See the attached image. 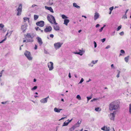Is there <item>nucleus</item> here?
I'll use <instances>...</instances> for the list:
<instances>
[{
	"mask_svg": "<svg viewBox=\"0 0 131 131\" xmlns=\"http://www.w3.org/2000/svg\"><path fill=\"white\" fill-rule=\"evenodd\" d=\"M39 16L36 15H35L34 16V18L35 20H37Z\"/></svg>",
	"mask_w": 131,
	"mask_h": 131,
	"instance_id": "32",
	"label": "nucleus"
},
{
	"mask_svg": "<svg viewBox=\"0 0 131 131\" xmlns=\"http://www.w3.org/2000/svg\"><path fill=\"white\" fill-rule=\"evenodd\" d=\"M73 119L72 118L71 120H69V119H68V120H67V121H68V122L69 123L71 121H72V120Z\"/></svg>",
	"mask_w": 131,
	"mask_h": 131,
	"instance_id": "56",
	"label": "nucleus"
},
{
	"mask_svg": "<svg viewBox=\"0 0 131 131\" xmlns=\"http://www.w3.org/2000/svg\"><path fill=\"white\" fill-rule=\"evenodd\" d=\"M53 64L51 62H50L48 63V66L49 68V70L50 71L52 70L53 69Z\"/></svg>",
	"mask_w": 131,
	"mask_h": 131,
	"instance_id": "7",
	"label": "nucleus"
},
{
	"mask_svg": "<svg viewBox=\"0 0 131 131\" xmlns=\"http://www.w3.org/2000/svg\"><path fill=\"white\" fill-rule=\"evenodd\" d=\"M114 8V7L113 6H112L111 7H110L109 8V10L112 11V10Z\"/></svg>",
	"mask_w": 131,
	"mask_h": 131,
	"instance_id": "42",
	"label": "nucleus"
},
{
	"mask_svg": "<svg viewBox=\"0 0 131 131\" xmlns=\"http://www.w3.org/2000/svg\"><path fill=\"white\" fill-rule=\"evenodd\" d=\"M110 128L109 127H107V126H104L101 128V129L105 131H109Z\"/></svg>",
	"mask_w": 131,
	"mask_h": 131,
	"instance_id": "13",
	"label": "nucleus"
},
{
	"mask_svg": "<svg viewBox=\"0 0 131 131\" xmlns=\"http://www.w3.org/2000/svg\"><path fill=\"white\" fill-rule=\"evenodd\" d=\"M37 6V5H35V4H34V5H33L32 6H31V7H35V6Z\"/></svg>",
	"mask_w": 131,
	"mask_h": 131,
	"instance_id": "58",
	"label": "nucleus"
},
{
	"mask_svg": "<svg viewBox=\"0 0 131 131\" xmlns=\"http://www.w3.org/2000/svg\"><path fill=\"white\" fill-rule=\"evenodd\" d=\"M76 98L77 99H78L79 100H81V97L79 95H77L76 96Z\"/></svg>",
	"mask_w": 131,
	"mask_h": 131,
	"instance_id": "33",
	"label": "nucleus"
},
{
	"mask_svg": "<svg viewBox=\"0 0 131 131\" xmlns=\"http://www.w3.org/2000/svg\"><path fill=\"white\" fill-rule=\"evenodd\" d=\"M111 47V46H110L109 45H108L105 48V49H108V48H110Z\"/></svg>",
	"mask_w": 131,
	"mask_h": 131,
	"instance_id": "49",
	"label": "nucleus"
},
{
	"mask_svg": "<svg viewBox=\"0 0 131 131\" xmlns=\"http://www.w3.org/2000/svg\"><path fill=\"white\" fill-rule=\"evenodd\" d=\"M70 21V20L67 19H64V21L63 24L65 25L66 26H67L68 24Z\"/></svg>",
	"mask_w": 131,
	"mask_h": 131,
	"instance_id": "20",
	"label": "nucleus"
},
{
	"mask_svg": "<svg viewBox=\"0 0 131 131\" xmlns=\"http://www.w3.org/2000/svg\"><path fill=\"white\" fill-rule=\"evenodd\" d=\"M87 99L88 102L90 100V99H91L92 98V97L90 96L89 97H87Z\"/></svg>",
	"mask_w": 131,
	"mask_h": 131,
	"instance_id": "47",
	"label": "nucleus"
},
{
	"mask_svg": "<svg viewBox=\"0 0 131 131\" xmlns=\"http://www.w3.org/2000/svg\"><path fill=\"white\" fill-rule=\"evenodd\" d=\"M111 66L112 68L114 67V65L113 64H112L111 65Z\"/></svg>",
	"mask_w": 131,
	"mask_h": 131,
	"instance_id": "64",
	"label": "nucleus"
},
{
	"mask_svg": "<svg viewBox=\"0 0 131 131\" xmlns=\"http://www.w3.org/2000/svg\"><path fill=\"white\" fill-rule=\"evenodd\" d=\"M129 56H128L126 57H125L124 58L125 61L126 62H128L129 60Z\"/></svg>",
	"mask_w": 131,
	"mask_h": 131,
	"instance_id": "28",
	"label": "nucleus"
},
{
	"mask_svg": "<svg viewBox=\"0 0 131 131\" xmlns=\"http://www.w3.org/2000/svg\"><path fill=\"white\" fill-rule=\"evenodd\" d=\"M37 86H35L31 89V90L32 91H33L34 90H36L37 89Z\"/></svg>",
	"mask_w": 131,
	"mask_h": 131,
	"instance_id": "35",
	"label": "nucleus"
},
{
	"mask_svg": "<svg viewBox=\"0 0 131 131\" xmlns=\"http://www.w3.org/2000/svg\"><path fill=\"white\" fill-rule=\"evenodd\" d=\"M121 27H122L121 25H120L119 26H118L117 29V31L119 30L121 28Z\"/></svg>",
	"mask_w": 131,
	"mask_h": 131,
	"instance_id": "39",
	"label": "nucleus"
},
{
	"mask_svg": "<svg viewBox=\"0 0 131 131\" xmlns=\"http://www.w3.org/2000/svg\"><path fill=\"white\" fill-rule=\"evenodd\" d=\"M36 24L38 26L42 27L44 26V22L43 21H40L36 23Z\"/></svg>",
	"mask_w": 131,
	"mask_h": 131,
	"instance_id": "9",
	"label": "nucleus"
},
{
	"mask_svg": "<svg viewBox=\"0 0 131 131\" xmlns=\"http://www.w3.org/2000/svg\"><path fill=\"white\" fill-rule=\"evenodd\" d=\"M124 33L123 31H122L119 33V34L120 36H122L124 35Z\"/></svg>",
	"mask_w": 131,
	"mask_h": 131,
	"instance_id": "43",
	"label": "nucleus"
},
{
	"mask_svg": "<svg viewBox=\"0 0 131 131\" xmlns=\"http://www.w3.org/2000/svg\"><path fill=\"white\" fill-rule=\"evenodd\" d=\"M45 7L46 9L49 10L52 13H54L53 10L51 7H48L45 6Z\"/></svg>",
	"mask_w": 131,
	"mask_h": 131,
	"instance_id": "14",
	"label": "nucleus"
},
{
	"mask_svg": "<svg viewBox=\"0 0 131 131\" xmlns=\"http://www.w3.org/2000/svg\"><path fill=\"white\" fill-rule=\"evenodd\" d=\"M22 5L21 4H20L19 5V6L17 9V15L19 16L21 15L22 11Z\"/></svg>",
	"mask_w": 131,
	"mask_h": 131,
	"instance_id": "5",
	"label": "nucleus"
},
{
	"mask_svg": "<svg viewBox=\"0 0 131 131\" xmlns=\"http://www.w3.org/2000/svg\"><path fill=\"white\" fill-rule=\"evenodd\" d=\"M88 66H89L92 67L93 66V64L92 62H91V63L88 64Z\"/></svg>",
	"mask_w": 131,
	"mask_h": 131,
	"instance_id": "41",
	"label": "nucleus"
},
{
	"mask_svg": "<svg viewBox=\"0 0 131 131\" xmlns=\"http://www.w3.org/2000/svg\"><path fill=\"white\" fill-rule=\"evenodd\" d=\"M24 22H26L27 20H29V18H28L24 17Z\"/></svg>",
	"mask_w": 131,
	"mask_h": 131,
	"instance_id": "34",
	"label": "nucleus"
},
{
	"mask_svg": "<svg viewBox=\"0 0 131 131\" xmlns=\"http://www.w3.org/2000/svg\"><path fill=\"white\" fill-rule=\"evenodd\" d=\"M99 99L98 98H94L93 99V100L94 101H95L96 100H98Z\"/></svg>",
	"mask_w": 131,
	"mask_h": 131,
	"instance_id": "55",
	"label": "nucleus"
},
{
	"mask_svg": "<svg viewBox=\"0 0 131 131\" xmlns=\"http://www.w3.org/2000/svg\"><path fill=\"white\" fill-rule=\"evenodd\" d=\"M44 53L46 54H48V52L46 50H44Z\"/></svg>",
	"mask_w": 131,
	"mask_h": 131,
	"instance_id": "53",
	"label": "nucleus"
},
{
	"mask_svg": "<svg viewBox=\"0 0 131 131\" xmlns=\"http://www.w3.org/2000/svg\"><path fill=\"white\" fill-rule=\"evenodd\" d=\"M95 110L96 111L99 112L101 111V109L100 108L97 107L95 108Z\"/></svg>",
	"mask_w": 131,
	"mask_h": 131,
	"instance_id": "27",
	"label": "nucleus"
},
{
	"mask_svg": "<svg viewBox=\"0 0 131 131\" xmlns=\"http://www.w3.org/2000/svg\"><path fill=\"white\" fill-rule=\"evenodd\" d=\"M53 27L54 29L56 31H59L60 30V27L58 25H56L54 26Z\"/></svg>",
	"mask_w": 131,
	"mask_h": 131,
	"instance_id": "19",
	"label": "nucleus"
},
{
	"mask_svg": "<svg viewBox=\"0 0 131 131\" xmlns=\"http://www.w3.org/2000/svg\"><path fill=\"white\" fill-rule=\"evenodd\" d=\"M117 112H113L112 113H111L109 115V117L111 120L114 121V119L115 115Z\"/></svg>",
	"mask_w": 131,
	"mask_h": 131,
	"instance_id": "6",
	"label": "nucleus"
},
{
	"mask_svg": "<svg viewBox=\"0 0 131 131\" xmlns=\"http://www.w3.org/2000/svg\"><path fill=\"white\" fill-rule=\"evenodd\" d=\"M105 40L106 38H104L102 39H101V41L103 43L105 41Z\"/></svg>",
	"mask_w": 131,
	"mask_h": 131,
	"instance_id": "46",
	"label": "nucleus"
},
{
	"mask_svg": "<svg viewBox=\"0 0 131 131\" xmlns=\"http://www.w3.org/2000/svg\"><path fill=\"white\" fill-rule=\"evenodd\" d=\"M48 101V99L47 98H44L41 100L40 101V102L42 103L45 104Z\"/></svg>",
	"mask_w": 131,
	"mask_h": 131,
	"instance_id": "16",
	"label": "nucleus"
},
{
	"mask_svg": "<svg viewBox=\"0 0 131 131\" xmlns=\"http://www.w3.org/2000/svg\"><path fill=\"white\" fill-rule=\"evenodd\" d=\"M36 38L40 45H41L43 43L41 38L39 37H37Z\"/></svg>",
	"mask_w": 131,
	"mask_h": 131,
	"instance_id": "17",
	"label": "nucleus"
},
{
	"mask_svg": "<svg viewBox=\"0 0 131 131\" xmlns=\"http://www.w3.org/2000/svg\"><path fill=\"white\" fill-rule=\"evenodd\" d=\"M81 121H79L78 122L77 124L74 125H76V126H77L78 125L79 126V125L81 124Z\"/></svg>",
	"mask_w": 131,
	"mask_h": 131,
	"instance_id": "31",
	"label": "nucleus"
},
{
	"mask_svg": "<svg viewBox=\"0 0 131 131\" xmlns=\"http://www.w3.org/2000/svg\"><path fill=\"white\" fill-rule=\"evenodd\" d=\"M27 42V40L25 39L23 40V42Z\"/></svg>",
	"mask_w": 131,
	"mask_h": 131,
	"instance_id": "59",
	"label": "nucleus"
},
{
	"mask_svg": "<svg viewBox=\"0 0 131 131\" xmlns=\"http://www.w3.org/2000/svg\"><path fill=\"white\" fill-rule=\"evenodd\" d=\"M123 18L124 19H126L127 18V17L126 16H124L123 17Z\"/></svg>",
	"mask_w": 131,
	"mask_h": 131,
	"instance_id": "60",
	"label": "nucleus"
},
{
	"mask_svg": "<svg viewBox=\"0 0 131 131\" xmlns=\"http://www.w3.org/2000/svg\"><path fill=\"white\" fill-rule=\"evenodd\" d=\"M47 18L48 20L51 24H54L56 25H57L58 24L56 21L54 17L52 15L48 14L47 17Z\"/></svg>",
	"mask_w": 131,
	"mask_h": 131,
	"instance_id": "2",
	"label": "nucleus"
},
{
	"mask_svg": "<svg viewBox=\"0 0 131 131\" xmlns=\"http://www.w3.org/2000/svg\"><path fill=\"white\" fill-rule=\"evenodd\" d=\"M52 30V28L50 26H47L45 29L44 31L45 32H50Z\"/></svg>",
	"mask_w": 131,
	"mask_h": 131,
	"instance_id": "12",
	"label": "nucleus"
},
{
	"mask_svg": "<svg viewBox=\"0 0 131 131\" xmlns=\"http://www.w3.org/2000/svg\"><path fill=\"white\" fill-rule=\"evenodd\" d=\"M13 32V31H9V32H8V31L7 33L6 34L5 36L6 37V36H8V37H9L10 35H11V34H12Z\"/></svg>",
	"mask_w": 131,
	"mask_h": 131,
	"instance_id": "25",
	"label": "nucleus"
},
{
	"mask_svg": "<svg viewBox=\"0 0 131 131\" xmlns=\"http://www.w3.org/2000/svg\"><path fill=\"white\" fill-rule=\"evenodd\" d=\"M6 37H5V38L4 39L2 40L1 41H0V43H2L4 41H5L6 40Z\"/></svg>",
	"mask_w": 131,
	"mask_h": 131,
	"instance_id": "44",
	"label": "nucleus"
},
{
	"mask_svg": "<svg viewBox=\"0 0 131 131\" xmlns=\"http://www.w3.org/2000/svg\"><path fill=\"white\" fill-rule=\"evenodd\" d=\"M50 37L51 38H53L54 37V35L53 34H51L50 35Z\"/></svg>",
	"mask_w": 131,
	"mask_h": 131,
	"instance_id": "52",
	"label": "nucleus"
},
{
	"mask_svg": "<svg viewBox=\"0 0 131 131\" xmlns=\"http://www.w3.org/2000/svg\"><path fill=\"white\" fill-rule=\"evenodd\" d=\"M35 36V35L33 33H28L26 35V37L27 39L34 38Z\"/></svg>",
	"mask_w": 131,
	"mask_h": 131,
	"instance_id": "10",
	"label": "nucleus"
},
{
	"mask_svg": "<svg viewBox=\"0 0 131 131\" xmlns=\"http://www.w3.org/2000/svg\"><path fill=\"white\" fill-rule=\"evenodd\" d=\"M73 6L78 9H79L80 8V7L77 4L75 3H73Z\"/></svg>",
	"mask_w": 131,
	"mask_h": 131,
	"instance_id": "22",
	"label": "nucleus"
},
{
	"mask_svg": "<svg viewBox=\"0 0 131 131\" xmlns=\"http://www.w3.org/2000/svg\"><path fill=\"white\" fill-rule=\"evenodd\" d=\"M100 26V25L99 24H97L96 26H95V27H96V28H97L98 27Z\"/></svg>",
	"mask_w": 131,
	"mask_h": 131,
	"instance_id": "54",
	"label": "nucleus"
},
{
	"mask_svg": "<svg viewBox=\"0 0 131 131\" xmlns=\"http://www.w3.org/2000/svg\"><path fill=\"white\" fill-rule=\"evenodd\" d=\"M69 77L70 78L71 77V74L70 73H69V75H68Z\"/></svg>",
	"mask_w": 131,
	"mask_h": 131,
	"instance_id": "61",
	"label": "nucleus"
},
{
	"mask_svg": "<svg viewBox=\"0 0 131 131\" xmlns=\"http://www.w3.org/2000/svg\"><path fill=\"white\" fill-rule=\"evenodd\" d=\"M33 38H31L27 39V42H32L34 41Z\"/></svg>",
	"mask_w": 131,
	"mask_h": 131,
	"instance_id": "23",
	"label": "nucleus"
},
{
	"mask_svg": "<svg viewBox=\"0 0 131 131\" xmlns=\"http://www.w3.org/2000/svg\"><path fill=\"white\" fill-rule=\"evenodd\" d=\"M103 29V27H101L100 29H99V31L100 32H101Z\"/></svg>",
	"mask_w": 131,
	"mask_h": 131,
	"instance_id": "51",
	"label": "nucleus"
},
{
	"mask_svg": "<svg viewBox=\"0 0 131 131\" xmlns=\"http://www.w3.org/2000/svg\"><path fill=\"white\" fill-rule=\"evenodd\" d=\"M6 102H1V103L2 104H6Z\"/></svg>",
	"mask_w": 131,
	"mask_h": 131,
	"instance_id": "62",
	"label": "nucleus"
},
{
	"mask_svg": "<svg viewBox=\"0 0 131 131\" xmlns=\"http://www.w3.org/2000/svg\"><path fill=\"white\" fill-rule=\"evenodd\" d=\"M24 54L29 60L31 61L32 60L33 58L30 52L26 51Z\"/></svg>",
	"mask_w": 131,
	"mask_h": 131,
	"instance_id": "3",
	"label": "nucleus"
},
{
	"mask_svg": "<svg viewBox=\"0 0 131 131\" xmlns=\"http://www.w3.org/2000/svg\"><path fill=\"white\" fill-rule=\"evenodd\" d=\"M62 109L58 108L57 107H55L54 108V111L55 112L59 113L60 112L61 110H62Z\"/></svg>",
	"mask_w": 131,
	"mask_h": 131,
	"instance_id": "18",
	"label": "nucleus"
},
{
	"mask_svg": "<svg viewBox=\"0 0 131 131\" xmlns=\"http://www.w3.org/2000/svg\"><path fill=\"white\" fill-rule=\"evenodd\" d=\"M94 48H95L97 47V44H96V42L95 41H94Z\"/></svg>",
	"mask_w": 131,
	"mask_h": 131,
	"instance_id": "48",
	"label": "nucleus"
},
{
	"mask_svg": "<svg viewBox=\"0 0 131 131\" xmlns=\"http://www.w3.org/2000/svg\"><path fill=\"white\" fill-rule=\"evenodd\" d=\"M69 123L68 122H66V121H65L63 123V125H62V126H67L68 125Z\"/></svg>",
	"mask_w": 131,
	"mask_h": 131,
	"instance_id": "29",
	"label": "nucleus"
},
{
	"mask_svg": "<svg viewBox=\"0 0 131 131\" xmlns=\"http://www.w3.org/2000/svg\"><path fill=\"white\" fill-rule=\"evenodd\" d=\"M98 60H96L95 61H91L92 63H93V65L97 63V62Z\"/></svg>",
	"mask_w": 131,
	"mask_h": 131,
	"instance_id": "36",
	"label": "nucleus"
},
{
	"mask_svg": "<svg viewBox=\"0 0 131 131\" xmlns=\"http://www.w3.org/2000/svg\"><path fill=\"white\" fill-rule=\"evenodd\" d=\"M3 71H4V70H2L1 71V72H0V78H1V77H2V75L3 73Z\"/></svg>",
	"mask_w": 131,
	"mask_h": 131,
	"instance_id": "38",
	"label": "nucleus"
},
{
	"mask_svg": "<svg viewBox=\"0 0 131 131\" xmlns=\"http://www.w3.org/2000/svg\"><path fill=\"white\" fill-rule=\"evenodd\" d=\"M120 103L117 101H115L111 103L109 105V110L117 112L120 108Z\"/></svg>",
	"mask_w": 131,
	"mask_h": 131,
	"instance_id": "1",
	"label": "nucleus"
},
{
	"mask_svg": "<svg viewBox=\"0 0 131 131\" xmlns=\"http://www.w3.org/2000/svg\"><path fill=\"white\" fill-rule=\"evenodd\" d=\"M27 26L26 24L22 25L21 26V29L23 32H25L27 28Z\"/></svg>",
	"mask_w": 131,
	"mask_h": 131,
	"instance_id": "11",
	"label": "nucleus"
},
{
	"mask_svg": "<svg viewBox=\"0 0 131 131\" xmlns=\"http://www.w3.org/2000/svg\"><path fill=\"white\" fill-rule=\"evenodd\" d=\"M2 79L0 77V83H1V85H3L4 84V83L3 82H1Z\"/></svg>",
	"mask_w": 131,
	"mask_h": 131,
	"instance_id": "37",
	"label": "nucleus"
},
{
	"mask_svg": "<svg viewBox=\"0 0 131 131\" xmlns=\"http://www.w3.org/2000/svg\"><path fill=\"white\" fill-rule=\"evenodd\" d=\"M37 46L36 45H35V47H34V49L35 50H36L37 49Z\"/></svg>",
	"mask_w": 131,
	"mask_h": 131,
	"instance_id": "57",
	"label": "nucleus"
},
{
	"mask_svg": "<svg viewBox=\"0 0 131 131\" xmlns=\"http://www.w3.org/2000/svg\"><path fill=\"white\" fill-rule=\"evenodd\" d=\"M129 114H131V103L129 105Z\"/></svg>",
	"mask_w": 131,
	"mask_h": 131,
	"instance_id": "30",
	"label": "nucleus"
},
{
	"mask_svg": "<svg viewBox=\"0 0 131 131\" xmlns=\"http://www.w3.org/2000/svg\"><path fill=\"white\" fill-rule=\"evenodd\" d=\"M100 15L99 13L97 12H96L94 16V19L95 20L97 19L99 17Z\"/></svg>",
	"mask_w": 131,
	"mask_h": 131,
	"instance_id": "15",
	"label": "nucleus"
},
{
	"mask_svg": "<svg viewBox=\"0 0 131 131\" xmlns=\"http://www.w3.org/2000/svg\"><path fill=\"white\" fill-rule=\"evenodd\" d=\"M120 52L122 54H124L125 53L124 51L123 50H121L120 51Z\"/></svg>",
	"mask_w": 131,
	"mask_h": 131,
	"instance_id": "40",
	"label": "nucleus"
},
{
	"mask_svg": "<svg viewBox=\"0 0 131 131\" xmlns=\"http://www.w3.org/2000/svg\"><path fill=\"white\" fill-rule=\"evenodd\" d=\"M38 31H41V32H43V30H41L40 29V30H38Z\"/></svg>",
	"mask_w": 131,
	"mask_h": 131,
	"instance_id": "63",
	"label": "nucleus"
},
{
	"mask_svg": "<svg viewBox=\"0 0 131 131\" xmlns=\"http://www.w3.org/2000/svg\"><path fill=\"white\" fill-rule=\"evenodd\" d=\"M84 52L81 50H79V52H78V54H79L80 56H82L83 54L84 53Z\"/></svg>",
	"mask_w": 131,
	"mask_h": 131,
	"instance_id": "24",
	"label": "nucleus"
},
{
	"mask_svg": "<svg viewBox=\"0 0 131 131\" xmlns=\"http://www.w3.org/2000/svg\"><path fill=\"white\" fill-rule=\"evenodd\" d=\"M63 43L62 42H57L54 44V47L55 49L57 50L61 47Z\"/></svg>",
	"mask_w": 131,
	"mask_h": 131,
	"instance_id": "4",
	"label": "nucleus"
},
{
	"mask_svg": "<svg viewBox=\"0 0 131 131\" xmlns=\"http://www.w3.org/2000/svg\"><path fill=\"white\" fill-rule=\"evenodd\" d=\"M4 25L2 24H0V32L1 31L2 32L4 33L6 31V30L4 28Z\"/></svg>",
	"mask_w": 131,
	"mask_h": 131,
	"instance_id": "8",
	"label": "nucleus"
},
{
	"mask_svg": "<svg viewBox=\"0 0 131 131\" xmlns=\"http://www.w3.org/2000/svg\"><path fill=\"white\" fill-rule=\"evenodd\" d=\"M36 30L37 31H38V30H40V29L39 28V27H37L35 28Z\"/></svg>",
	"mask_w": 131,
	"mask_h": 131,
	"instance_id": "50",
	"label": "nucleus"
},
{
	"mask_svg": "<svg viewBox=\"0 0 131 131\" xmlns=\"http://www.w3.org/2000/svg\"><path fill=\"white\" fill-rule=\"evenodd\" d=\"M84 81V79L83 78H82L80 81L79 82V84H81L82 83L83 81Z\"/></svg>",
	"mask_w": 131,
	"mask_h": 131,
	"instance_id": "45",
	"label": "nucleus"
},
{
	"mask_svg": "<svg viewBox=\"0 0 131 131\" xmlns=\"http://www.w3.org/2000/svg\"><path fill=\"white\" fill-rule=\"evenodd\" d=\"M79 126V125L77 126H76V125H74L69 130L70 131H72L74 130V129L76 127H78Z\"/></svg>",
	"mask_w": 131,
	"mask_h": 131,
	"instance_id": "21",
	"label": "nucleus"
},
{
	"mask_svg": "<svg viewBox=\"0 0 131 131\" xmlns=\"http://www.w3.org/2000/svg\"><path fill=\"white\" fill-rule=\"evenodd\" d=\"M61 17L63 19H67L68 18V17L64 14L62 15Z\"/></svg>",
	"mask_w": 131,
	"mask_h": 131,
	"instance_id": "26",
	"label": "nucleus"
}]
</instances>
